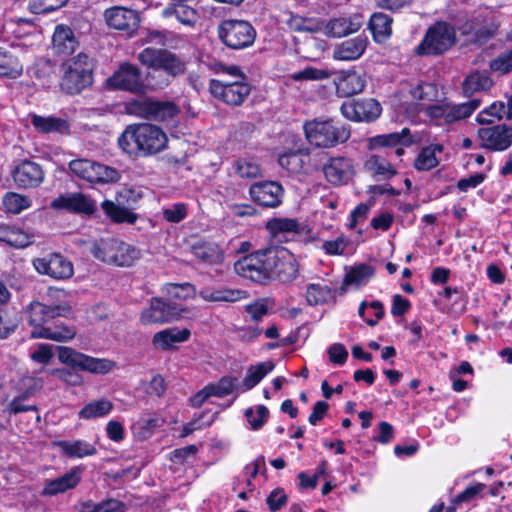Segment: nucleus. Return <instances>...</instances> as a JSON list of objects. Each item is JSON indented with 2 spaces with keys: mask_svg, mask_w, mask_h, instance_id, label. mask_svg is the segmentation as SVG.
Returning a JSON list of instances; mask_svg holds the SVG:
<instances>
[{
  "mask_svg": "<svg viewBox=\"0 0 512 512\" xmlns=\"http://www.w3.org/2000/svg\"><path fill=\"white\" fill-rule=\"evenodd\" d=\"M220 41L228 48L240 50L251 46L256 38V30L244 20H224L217 27Z\"/></svg>",
  "mask_w": 512,
  "mask_h": 512,
  "instance_id": "0eeeda50",
  "label": "nucleus"
},
{
  "mask_svg": "<svg viewBox=\"0 0 512 512\" xmlns=\"http://www.w3.org/2000/svg\"><path fill=\"white\" fill-rule=\"evenodd\" d=\"M235 272L256 283L270 280L286 283L294 280L299 271L297 260L289 250L271 246L257 250L234 264Z\"/></svg>",
  "mask_w": 512,
  "mask_h": 512,
  "instance_id": "f257e3e1",
  "label": "nucleus"
},
{
  "mask_svg": "<svg viewBox=\"0 0 512 512\" xmlns=\"http://www.w3.org/2000/svg\"><path fill=\"white\" fill-rule=\"evenodd\" d=\"M80 480L81 470L79 468H73L58 478L46 481L42 495L54 496L59 493H64L67 490L76 487Z\"/></svg>",
  "mask_w": 512,
  "mask_h": 512,
  "instance_id": "5701e85b",
  "label": "nucleus"
},
{
  "mask_svg": "<svg viewBox=\"0 0 512 512\" xmlns=\"http://www.w3.org/2000/svg\"><path fill=\"white\" fill-rule=\"evenodd\" d=\"M273 369L274 364L271 361L261 362L250 366L243 382L241 384L239 383V393H243L254 388Z\"/></svg>",
  "mask_w": 512,
  "mask_h": 512,
  "instance_id": "72a5a7b5",
  "label": "nucleus"
},
{
  "mask_svg": "<svg viewBox=\"0 0 512 512\" xmlns=\"http://www.w3.org/2000/svg\"><path fill=\"white\" fill-rule=\"evenodd\" d=\"M303 128L308 142L319 148L335 147L350 138V129L332 119H313Z\"/></svg>",
  "mask_w": 512,
  "mask_h": 512,
  "instance_id": "20e7f679",
  "label": "nucleus"
},
{
  "mask_svg": "<svg viewBox=\"0 0 512 512\" xmlns=\"http://www.w3.org/2000/svg\"><path fill=\"white\" fill-rule=\"evenodd\" d=\"M246 311L254 320H258L264 316H272L276 314V305L274 300L270 298H263L247 305Z\"/></svg>",
  "mask_w": 512,
  "mask_h": 512,
  "instance_id": "3c124183",
  "label": "nucleus"
},
{
  "mask_svg": "<svg viewBox=\"0 0 512 512\" xmlns=\"http://www.w3.org/2000/svg\"><path fill=\"white\" fill-rule=\"evenodd\" d=\"M69 169L74 175L90 183H114L120 179V173L116 169L89 159L72 160Z\"/></svg>",
  "mask_w": 512,
  "mask_h": 512,
  "instance_id": "9b49d317",
  "label": "nucleus"
},
{
  "mask_svg": "<svg viewBox=\"0 0 512 512\" xmlns=\"http://www.w3.org/2000/svg\"><path fill=\"white\" fill-rule=\"evenodd\" d=\"M179 311L183 312L184 309H179L159 298H153L149 308L142 312V320H169L178 315Z\"/></svg>",
  "mask_w": 512,
  "mask_h": 512,
  "instance_id": "c756f323",
  "label": "nucleus"
},
{
  "mask_svg": "<svg viewBox=\"0 0 512 512\" xmlns=\"http://www.w3.org/2000/svg\"><path fill=\"white\" fill-rule=\"evenodd\" d=\"M207 386L212 397L223 398L233 392L239 393L238 379L232 376H224L218 382Z\"/></svg>",
  "mask_w": 512,
  "mask_h": 512,
  "instance_id": "de8ad7c7",
  "label": "nucleus"
},
{
  "mask_svg": "<svg viewBox=\"0 0 512 512\" xmlns=\"http://www.w3.org/2000/svg\"><path fill=\"white\" fill-rule=\"evenodd\" d=\"M63 70L61 88L68 94L80 93L93 83L94 61L85 53L65 61Z\"/></svg>",
  "mask_w": 512,
  "mask_h": 512,
  "instance_id": "39448f33",
  "label": "nucleus"
},
{
  "mask_svg": "<svg viewBox=\"0 0 512 512\" xmlns=\"http://www.w3.org/2000/svg\"><path fill=\"white\" fill-rule=\"evenodd\" d=\"M75 335V328L63 322H42L35 325L31 331L32 338H44L56 342L70 341Z\"/></svg>",
  "mask_w": 512,
  "mask_h": 512,
  "instance_id": "aec40b11",
  "label": "nucleus"
},
{
  "mask_svg": "<svg viewBox=\"0 0 512 512\" xmlns=\"http://www.w3.org/2000/svg\"><path fill=\"white\" fill-rule=\"evenodd\" d=\"M22 65L16 57L0 48V76L16 78L21 75Z\"/></svg>",
  "mask_w": 512,
  "mask_h": 512,
  "instance_id": "49530a36",
  "label": "nucleus"
},
{
  "mask_svg": "<svg viewBox=\"0 0 512 512\" xmlns=\"http://www.w3.org/2000/svg\"><path fill=\"white\" fill-rule=\"evenodd\" d=\"M104 17L109 27L125 31L129 35L137 30L140 21L136 11L121 6L106 9Z\"/></svg>",
  "mask_w": 512,
  "mask_h": 512,
  "instance_id": "f3484780",
  "label": "nucleus"
},
{
  "mask_svg": "<svg viewBox=\"0 0 512 512\" xmlns=\"http://www.w3.org/2000/svg\"><path fill=\"white\" fill-rule=\"evenodd\" d=\"M52 44L55 53L69 55L75 51L79 43L69 26L59 24L54 30Z\"/></svg>",
  "mask_w": 512,
  "mask_h": 512,
  "instance_id": "b1692460",
  "label": "nucleus"
},
{
  "mask_svg": "<svg viewBox=\"0 0 512 512\" xmlns=\"http://www.w3.org/2000/svg\"><path fill=\"white\" fill-rule=\"evenodd\" d=\"M245 294L242 290L228 288H205L200 291L202 299L210 302H235L244 298Z\"/></svg>",
  "mask_w": 512,
  "mask_h": 512,
  "instance_id": "58836bf2",
  "label": "nucleus"
},
{
  "mask_svg": "<svg viewBox=\"0 0 512 512\" xmlns=\"http://www.w3.org/2000/svg\"><path fill=\"white\" fill-rule=\"evenodd\" d=\"M480 146L482 148L501 152L512 145V125L498 124L478 130Z\"/></svg>",
  "mask_w": 512,
  "mask_h": 512,
  "instance_id": "4468645a",
  "label": "nucleus"
},
{
  "mask_svg": "<svg viewBox=\"0 0 512 512\" xmlns=\"http://www.w3.org/2000/svg\"><path fill=\"white\" fill-rule=\"evenodd\" d=\"M368 45V38L358 35L337 44L333 50V58L340 61H354L359 59L365 52Z\"/></svg>",
  "mask_w": 512,
  "mask_h": 512,
  "instance_id": "4be33fe9",
  "label": "nucleus"
},
{
  "mask_svg": "<svg viewBox=\"0 0 512 512\" xmlns=\"http://www.w3.org/2000/svg\"><path fill=\"white\" fill-rule=\"evenodd\" d=\"M362 26L360 16L339 17L330 20L325 26V33L332 37H344L357 32Z\"/></svg>",
  "mask_w": 512,
  "mask_h": 512,
  "instance_id": "bb28decb",
  "label": "nucleus"
},
{
  "mask_svg": "<svg viewBox=\"0 0 512 512\" xmlns=\"http://www.w3.org/2000/svg\"><path fill=\"white\" fill-rule=\"evenodd\" d=\"M13 179L20 188H36L44 181L42 167L33 161L23 160L13 170Z\"/></svg>",
  "mask_w": 512,
  "mask_h": 512,
  "instance_id": "a211bd4d",
  "label": "nucleus"
},
{
  "mask_svg": "<svg viewBox=\"0 0 512 512\" xmlns=\"http://www.w3.org/2000/svg\"><path fill=\"white\" fill-rule=\"evenodd\" d=\"M268 415L269 411L264 405L251 407L245 411L247 421L253 430L260 429L266 422Z\"/></svg>",
  "mask_w": 512,
  "mask_h": 512,
  "instance_id": "680f3d73",
  "label": "nucleus"
},
{
  "mask_svg": "<svg viewBox=\"0 0 512 512\" xmlns=\"http://www.w3.org/2000/svg\"><path fill=\"white\" fill-rule=\"evenodd\" d=\"M323 172L329 183L341 185L347 183L353 176V165L348 158L335 157L324 164Z\"/></svg>",
  "mask_w": 512,
  "mask_h": 512,
  "instance_id": "412c9836",
  "label": "nucleus"
},
{
  "mask_svg": "<svg viewBox=\"0 0 512 512\" xmlns=\"http://www.w3.org/2000/svg\"><path fill=\"white\" fill-rule=\"evenodd\" d=\"M480 105V100L472 99L468 102L449 105L448 113L446 114V123H453L469 117Z\"/></svg>",
  "mask_w": 512,
  "mask_h": 512,
  "instance_id": "8fccbe9b",
  "label": "nucleus"
},
{
  "mask_svg": "<svg viewBox=\"0 0 512 512\" xmlns=\"http://www.w3.org/2000/svg\"><path fill=\"white\" fill-rule=\"evenodd\" d=\"M441 152V145H430L422 148L415 159L414 167L419 171H428L435 168L439 164L436 154Z\"/></svg>",
  "mask_w": 512,
  "mask_h": 512,
  "instance_id": "79ce46f5",
  "label": "nucleus"
},
{
  "mask_svg": "<svg viewBox=\"0 0 512 512\" xmlns=\"http://www.w3.org/2000/svg\"><path fill=\"white\" fill-rule=\"evenodd\" d=\"M365 167L374 177L385 180L396 175L394 166L381 155H372L365 163Z\"/></svg>",
  "mask_w": 512,
  "mask_h": 512,
  "instance_id": "ea45409f",
  "label": "nucleus"
},
{
  "mask_svg": "<svg viewBox=\"0 0 512 512\" xmlns=\"http://www.w3.org/2000/svg\"><path fill=\"white\" fill-rule=\"evenodd\" d=\"M166 291L172 298L176 299L193 298L196 295V289L191 283H170L166 285Z\"/></svg>",
  "mask_w": 512,
  "mask_h": 512,
  "instance_id": "0e129e2a",
  "label": "nucleus"
},
{
  "mask_svg": "<svg viewBox=\"0 0 512 512\" xmlns=\"http://www.w3.org/2000/svg\"><path fill=\"white\" fill-rule=\"evenodd\" d=\"M235 173L243 179H253L261 174L259 165L248 159H237L233 163Z\"/></svg>",
  "mask_w": 512,
  "mask_h": 512,
  "instance_id": "13d9d810",
  "label": "nucleus"
},
{
  "mask_svg": "<svg viewBox=\"0 0 512 512\" xmlns=\"http://www.w3.org/2000/svg\"><path fill=\"white\" fill-rule=\"evenodd\" d=\"M189 336L190 331L186 328H168L154 335L153 344L159 349L169 350L188 340Z\"/></svg>",
  "mask_w": 512,
  "mask_h": 512,
  "instance_id": "cd10ccee",
  "label": "nucleus"
},
{
  "mask_svg": "<svg viewBox=\"0 0 512 512\" xmlns=\"http://www.w3.org/2000/svg\"><path fill=\"white\" fill-rule=\"evenodd\" d=\"M411 143L412 138L408 128H403L401 132L378 135L373 138V145L376 147L409 146Z\"/></svg>",
  "mask_w": 512,
  "mask_h": 512,
  "instance_id": "a19ab883",
  "label": "nucleus"
},
{
  "mask_svg": "<svg viewBox=\"0 0 512 512\" xmlns=\"http://www.w3.org/2000/svg\"><path fill=\"white\" fill-rule=\"evenodd\" d=\"M139 62L152 69L146 79L152 89H161L170 84L172 79L183 74L185 62L167 49L147 47L138 54Z\"/></svg>",
  "mask_w": 512,
  "mask_h": 512,
  "instance_id": "f03ea898",
  "label": "nucleus"
},
{
  "mask_svg": "<svg viewBox=\"0 0 512 512\" xmlns=\"http://www.w3.org/2000/svg\"><path fill=\"white\" fill-rule=\"evenodd\" d=\"M164 424V419L157 414L143 413L131 425V431L134 437L138 440L144 441L153 436L156 429Z\"/></svg>",
  "mask_w": 512,
  "mask_h": 512,
  "instance_id": "393cba45",
  "label": "nucleus"
},
{
  "mask_svg": "<svg viewBox=\"0 0 512 512\" xmlns=\"http://www.w3.org/2000/svg\"><path fill=\"white\" fill-rule=\"evenodd\" d=\"M32 265L39 274L56 280H66L74 274L72 262L60 253H50L34 258Z\"/></svg>",
  "mask_w": 512,
  "mask_h": 512,
  "instance_id": "ddd939ff",
  "label": "nucleus"
},
{
  "mask_svg": "<svg viewBox=\"0 0 512 512\" xmlns=\"http://www.w3.org/2000/svg\"><path fill=\"white\" fill-rule=\"evenodd\" d=\"M251 199L260 206L275 208L282 203L283 188L274 181L258 182L249 189Z\"/></svg>",
  "mask_w": 512,
  "mask_h": 512,
  "instance_id": "dca6fc26",
  "label": "nucleus"
},
{
  "mask_svg": "<svg viewBox=\"0 0 512 512\" xmlns=\"http://www.w3.org/2000/svg\"><path fill=\"white\" fill-rule=\"evenodd\" d=\"M81 512H125V507L116 499H108L97 504L87 501L82 504Z\"/></svg>",
  "mask_w": 512,
  "mask_h": 512,
  "instance_id": "4d7b16f0",
  "label": "nucleus"
},
{
  "mask_svg": "<svg viewBox=\"0 0 512 512\" xmlns=\"http://www.w3.org/2000/svg\"><path fill=\"white\" fill-rule=\"evenodd\" d=\"M95 258L118 266H130L140 252L133 246L116 239H101L92 249Z\"/></svg>",
  "mask_w": 512,
  "mask_h": 512,
  "instance_id": "6e6552de",
  "label": "nucleus"
},
{
  "mask_svg": "<svg viewBox=\"0 0 512 512\" xmlns=\"http://www.w3.org/2000/svg\"><path fill=\"white\" fill-rule=\"evenodd\" d=\"M393 19L384 13L377 12L372 14L368 27L372 33L373 39L377 43H384L392 34Z\"/></svg>",
  "mask_w": 512,
  "mask_h": 512,
  "instance_id": "2f4dec72",
  "label": "nucleus"
},
{
  "mask_svg": "<svg viewBox=\"0 0 512 512\" xmlns=\"http://www.w3.org/2000/svg\"><path fill=\"white\" fill-rule=\"evenodd\" d=\"M306 158L308 155H304L298 152L286 153L279 156V165L291 173H307L308 167H305Z\"/></svg>",
  "mask_w": 512,
  "mask_h": 512,
  "instance_id": "a18cd8bd",
  "label": "nucleus"
},
{
  "mask_svg": "<svg viewBox=\"0 0 512 512\" xmlns=\"http://www.w3.org/2000/svg\"><path fill=\"white\" fill-rule=\"evenodd\" d=\"M334 298V292L327 285L310 284L307 287L306 299L310 305L325 303Z\"/></svg>",
  "mask_w": 512,
  "mask_h": 512,
  "instance_id": "603ef678",
  "label": "nucleus"
},
{
  "mask_svg": "<svg viewBox=\"0 0 512 512\" xmlns=\"http://www.w3.org/2000/svg\"><path fill=\"white\" fill-rule=\"evenodd\" d=\"M342 115L352 121L370 122L381 114V105L375 99H359L344 102L340 108Z\"/></svg>",
  "mask_w": 512,
  "mask_h": 512,
  "instance_id": "2eb2a0df",
  "label": "nucleus"
},
{
  "mask_svg": "<svg viewBox=\"0 0 512 512\" xmlns=\"http://www.w3.org/2000/svg\"><path fill=\"white\" fill-rule=\"evenodd\" d=\"M349 243L350 240L346 236L340 235L336 239L324 241L322 243V249L327 255H342Z\"/></svg>",
  "mask_w": 512,
  "mask_h": 512,
  "instance_id": "338daca9",
  "label": "nucleus"
},
{
  "mask_svg": "<svg viewBox=\"0 0 512 512\" xmlns=\"http://www.w3.org/2000/svg\"><path fill=\"white\" fill-rule=\"evenodd\" d=\"M0 242L21 249L33 243V236L15 226L0 224Z\"/></svg>",
  "mask_w": 512,
  "mask_h": 512,
  "instance_id": "7c9ffc66",
  "label": "nucleus"
},
{
  "mask_svg": "<svg viewBox=\"0 0 512 512\" xmlns=\"http://www.w3.org/2000/svg\"><path fill=\"white\" fill-rule=\"evenodd\" d=\"M153 104L154 99L148 97L132 99L125 103V111L130 115L150 119Z\"/></svg>",
  "mask_w": 512,
  "mask_h": 512,
  "instance_id": "09e8293b",
  "label": "nucleus"
},
{
  "mask_svg": "<svg viewBox=\"0 0 512 512\" xmlns=\"http://www.w3.org/2000/svg\"><path fill=\"white\" fill-rule=\"evenodd\" d=\"M209 92L216 99L227 105L239 106L244 103L251 92L248 80H214L209 81Z\"/></svg>",
  "mask_w": 512,
  "mask_h": 512,
  "instance_id": "f8f14e48",
  "label": "nucleus"
},
{
  "mask_svg": "<svg viewBox=\"0 0 512 512\" xmlns=\"http://www.w3.org/2000/svg\"><path fill=\"white\" fill-rule=\"evenodd\" d=\"M102 209L114 222L117 223L126 222L133 224L137 219L136 214L132 213L128 208L117 205L110 200H105L102 203Z\"/></svg>",
  "mask_w": 512,
  "mask_h": 512,
  "instance_id": "c03bdc74",
  "label": "nucleus"
},
{
  "mask_svg": "<svg viewBox=\"0 0 512 512\" xmlns=\"http://www.w3.org/2000/svg\"><path fill=\"white\" fill-rule=\"evenodd\" d=\"M193 255L206 264H219L224 259L221 248L210 242L197 243L192 246Z\"/></svg>",
  "mask_w": 512,
  "mask_h": 512,
  "instance_id": "f704fd0d",
  "label": "nucleus"
},
{
  "mask_svg": "<svg viewBox=\"0 0 512 512\" xmlns=\"http://www.w3.org/2000/svg\"><path fill=\"white\" fill-rule=\"evenodd\" d=\"M57 350L58 359L62 364L92 374H108L116 367V362L113 360L92 357L71 347L58 346Z\"/></svg>",
  "mask_w": 512,
  "mask_h": 512,
  "instance_id": "423d86ee",
  "label": "nucleus"
},
{
  "mask_svg": "<svg viewBox=\"0 0 512 512\" xmlns=\"http://www.w3.org/2000/svg\"><path fill=\"white\" fill-rule=\"evenodd\" d=\"M366 81L356 71L343 72L336 81V91L340 97H350L363 91Z\"/></svg>",
  "mask_w": 512,
  "mask_h": 512,
  "instance_id": "a878e982",
  "label": "nucleus"
},
{
  "mask_svg": "<svg viewBox=\"0 0 512 512\" xmlns=\"http://www.w3.org/2000/svg\"><path fill=\"white\" fill-rule=\"evenodd\" d=\"M489 69L498 75L512 72V45L490 60Z\"/></svg>",
  "mask_w": 512,
  "mask_h": 512,
  "instance_id": "864d4df0",
  "label": "nucleus"
},
{
  "mask_svg": "<svg viewBox=\"0 0 512 512\" xmlns=\"http://www.w3.org/2000/svg\"><path fill=\"white\" fill-rule=\"evenodd\" d=\"M3 206L7 211L18 214L30 206V201L23 195L10 192L3 197Z\"/></svg>",
  "mask_w": 512,
  "mask_h": 512,
  "instance_id": "bf43d9fd",
  "label": "nucleus"
},
{
  "mask_svg": "<svg viewBox=\"0 0 512 512\" xmlns=\"http://www.w3.org/2000/svg\"><path fill=\"white\" fill-rule=\"evenodd\" d=\"M56 445L65 455L73 458H84L87 456L95 455L97 453L96 447L85 440H63L57 442Z\"/></svg>",
  "mask_w": 512,
  "mask_h": 512,
  "instance_id": "e433bc0d",
  "label": "nucleus"
},
{
  "mask_svg": "<svg viewBox=\"0 0 512 512\" xmlns=\"http://www.w3.org/2000/svg\"><path fill=\"white\" fill-rule=\"evenodd\" d=\"M176 19L183 25L193 27L199 19L197 11L183 4H177Z\"/></svg>",
  "mask_w": 512,
  "mask_h": 512,
  "instance_id": "69168bd1",
  "label": "nucleus"
},
{
  "mask_svg": "<svg viewBox=\"0 0 512 512\" xmlns=\"http://www.w3.org/2000/svg\"><path fill=\"white\" fill-rule=\"evenodd\" d=\"M267 228L274 236L282 233H299L300 224L295 219L274 218L268 221Z\"/></svg>",
  "mask_w": 512,
  "mask_h": 512,
  "instance_id": "6e6d98bb",
  "label": "nucleus"
},
{
  "mask_svg": "<svg viewBox=\"0 0 512 512\" xmlns=\"http://www.w3.org/2000/svg\"><path fill=\"white\" fill-rule=\"evenodd\" d=\"M51 207L56 210L64 209L74 213L93 214L96 210V203L82 193H66L55 198L51 202Z\"/></svg>",
  "mask_w": 512,
  "mask_h": 512,
  "instance_id": "6ab92c4d",
  "label": "nucleus"
},
{
  "mask_svg": "<svg viewBox=\"0 0 512 512\" xmlns=\"http://www.w3.org/2000/svg\"><path fill=\"white\" fill-rule=\"evenodd\" d=\"M112 410L113 403L106 398H101L84 405L83 408L78 412V417L83 420L104 418L108 416Z\"/></svg>",
  "mask_w": 512,
  "mask_h": 512,
  "instance_id": "c9c22d12",
  "label": "nucleus"
},
{
  "mask_svg": "<svg viewBox=\"0 0 512 512\" xmlns=\"http://www.w3.org/2000/svg\"><path fill=\"white\" fill-rule=\"evenodd\" d=\"M492 85L493 81L488 75L475 72L470 74L463 82V92L466 96H471L476 92L489 90Z\"/></svg>",
  "mask_w": 512,
  "mask_h": 512,
  "instance_id": "37998d69",
  "label": "nucleus"
},
{
  "mask_svg": "<svg viewBox=\"0 0 512 512\" xmlns=\"http://www.w3.org/2000/svg\"><path fill=\"white\" fill-rule=\"evenodd\" d=\"M374 275L375 268L373 266L365 263L356 264L346 273L341 289L345 291L348 286L355 288L364 286Z\"/></svg>",
  "mask_w": 512,
  "mask_h": 512,
  "instance_id": "c85d7f7f",
  "label": "nucleus"
},
{
  "mask_svg": "<svg viewBox=\"0 0 512 512\" xmlns=\"http://www.w3.org/2000/svg\"><path fill=\"white\" fill-rule=\"evenodd\" d=\"M112 90L125 91L132 94H145L147 86L142 77L141 69L134 64L124 62L106 80Z\"/></svg>",
  "mask_w": 512,
  "mask_h": 512,
  "instance_id": "9d476101",
  "label": "nucleus"
},
{
  "mask_svg": "<svg viewBox=\"0 0 512 512\" xmlns=\"http://www.w3.org/2000/svg\"><path fill=\"white\" fill-rule=\"evenodd\" d=\"M455 42L456 32L453 26L446 22H437L427 30L416 52L419 55H439L450 49Z\"/></svg>",
  "mask_w": 512,
  "mask_h": 512,
  "instance_id": "1a4fd4ad",
  "label": "nucleus"
},
{
  "mask_svg": "<svg viewBox=\"0 0 512 512\" xmlns=\"http://www.w3.org/2000/svg\"><path fill=\"white\" fill-rule=\"evenodd\" d=\"M179 113L178 107L171 101L154 100L150 119L155 121H168Z\"/></svg>",
  "mask_w": 512,
  "mask_h": 512,
  "instance_id": "5fc2aeb1",
  "label": "nucleus"
},
{
  "mask_svg": "<svg viewBox=\"0 0 512 512\" xmlns=\"http://www.w3.org/2000/svg\"><path fill=\"white\" fill-rule=\"evenodd\" d=\"M29 392H24L14 397L7 405L6 411L10 414H18L27 411L37 412L35 404L29 403Z\"/></svg>",
  "mask_w": 512,
  "mask_h": 512,
  "instance_id": "052dcab7",
  "label": "nucleus"
},
{
  "mask_svg": "<svg viewBox=\"0 0 512 512\" xmlns=\"http://www.w3.org/2000/svg\"><path fill=\"white\" fill-rule=\"evenodd\" d=\"M29 312L31 320H47L57 317H67L69 309L59 305L47 306L35 301L30 304Z\"/></svg>",
  "mask_w": 512,
  "mask_h": 512,
  "instance_id": "4c0bfd02",
  "label": "nucleus"
},
{
  "mask_svg": "<svg viewBox=\"0 0 512 512\" xmlns=\"http://www.w3.org/2000/svg\"><path fill=\"white\" fill-rule=\"evenodd\" d=\"M330 74L326 70L317 69L315 67H306L301 71L295 72L292 78L295 81L303 80H324L329 78Z\"/></svg>",
  "mask_w": 512,
  "mask_h": 512,
  "instance_id": "774afa93",
  "label": "nucleus"
},
{
  "mask_svg": "<svg viewBox=\"0 0 512 512\" xmlns=\"http://www.w3.org/2000/svg\"><path fill=\"white\" fill-rule=\"evenodd\" d=\"M123 152L134 156L154 155L167 146L166 134L156 125L133 124L126 127L118 138Z\"/></svg>",
  "mask_w": 512,
  "mask_h": 512,
  "instance_id": "7ed1b4c3",
  "label": "nucleus"
},
{
  "mask_svg": "<svg viewBox=\"0 0 512 512\" xmlns=\"http://www.w3.org/2000/svg\"><path fill=\"white\" fill-rule=\"evenodd\" d=\"M50 375L56 376L69 386H80L83 384V377L74 370L66 368H55L48 371Z\"/></svg>",
  "mask_w": 512,
  "mask_h": 512,
  "instance_id": "e2e57ef3",
  "label": "nucleus"
},
{
  "mask_svg": "<svg viewBox=\"0 0 512 512\" xmlns=\"http://www.w3.org/2000/svg\"><path fill=\"white\" fill-rule=\"evenodd\" d=\"M31 123L38 132L41 133H66L69 130V124L65 119L55 116L31 115Z\"/></svg>",
  "mask_w": 512,
  "mask_h": 512,
  "instance_id": "473e14b6",
  "label": "nucleus"
}]
</instances>
